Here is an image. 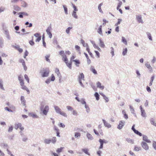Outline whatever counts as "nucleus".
<instances>
[{"label":"nucleus","instance_id":"19","mask_svg":"<svg viewBox=\"0 0 156 156\" xmlns=\"http://www.w3.org/2000/svg\"><path fill=\"white\" fill-rule=\"evenodd\" d=\"M100 94L103 97V98L105 100L106 102H107L108 101L109 99L108 98L105 96L103 93H100Z\"/></svg>","mask_w":156,"mask_h":156},{"label":"nucleus","instance_id":"53","mask_svg":"<svg viewBox=\"0 0 156 156\" xmlns=\"http://www.w3.org/2000/svg\"><path fill=\"white\" fill-rule=\"evenodd\" d=\"M0 87L3 90H4V88L3 87V85L2 84V80H0Z\"/></svg>","mask_w":156,"mask_h":156},{"label":"nucleus","instance_id":"61","mask_svg":"<svg viewBox=\"0 0 156 156\" xmlns=\"http://www.w3.org/2000/svg\"><path fill=\"white\" fill-rule=\"evenodd\" d=\"M73 114L74 115H77V112L76 111L73 110Z\"/></svg>","mask_w":156,"mask_h":156},{"label":"nucleus","instance_id":"8","mask_svg":"<svg viewBox=\"0 0 156 156\" xmlns=\"http://www.w3.org/2000/svg\"><path fill=\"white\" fill-rule=\"evenodd\" d=\"M20 84L21 86V88L24 90H26L28 92V93L29 94L30 93V90L26 87V86L24 85V82H23Z\"/></svg>","mask_w":156,"mask_h":156},{"label":"nucleus","instance_id":"33","mask_svg":"<svg viewBox=\"0 0 156 156\" xmlns=\"http://www.w3.org/2000/svg\"><path fill=\"white\" fill-rule=\"evenodd\" d=\"M81 134L80 133L78 132H76L75 133V138H78L80 137Z\"/></svg>","mask_w":156,"mask_h":156},{"label":"nucleus","instance_id":"1","mask_svg":"<svg viewBox=\"0 0 156 156\" xmlns=\"http://www.w3.org/2000/svg\"><path fill=\"white\" fill-rule=\"evenodd\" d=\"M59 54L62 56V60L66 64L67 67L70 69H71L72 68V62H73V60H74V59L76 58V56L74 55H72L70 58V62H69L68 59L65 54L64 51H60Z\"/></svg>","mask_w":156,"mask_h":156},{"label":"nucleus","instance_id":"11","mask_svg":"<svg viewBox=\"0 0 156 156\" xmlns=\"http://www.w3.org/2000/svg\"><path fill=\"white\" fill-rule=\"evenodd\" d=\"M125 122L124 121H121L119 122V124L118 125L117 127L119 129H121L122 127L124 126Z\"/></svg>","mask_w":156,"mask_h":156},{"label":"nucleus","instance_id":"62","mask_svg":"<svg viewBox=\"0 0 156 156\" xmlns=\"http://www.w3.org/2000/svg\"><path fill=\"white\" fill-rule=\"evenodd\" d=\"M146 89L147 91L149 92H151V90L150 87L148 86H147Z\"/></svg>","mask_w":156,"mask_h":156},{"label":"nucleus","instance_id":"49","mask_svg":"<svg viewBox=\"0 0 156 156\" xmlns=\"http://www.w3.org/2000/svg\"><path fill=\"white\" fill-rule=\"evenodd\" d=\"M19 62L20 63H22V65H24L25 64V62L24 60L23 59H21L19 60Z\"/></svg>","mask_w":156,"mask_h":156},{"label":"nucleus","instance_id":"12","mask_svg":"<svg viewBox=\"0 0 156 156\" xmlns=\"http://www.w3.org/2000/svg\"><path fill=\"white\" fill-rule=\"evenodd\" d=\"M96 84L97 87L99 88L101 90H103L104 88V86L101 85V84L100 82H97Z\"/></svg>","mask_w":156,"mask_h":156},{"label":"nucleus","instance_id":"40","mask_svg":"<svg viewBox=\"0 0 156 156\" xmlns=\"http://www.w3.org/2000/svg\"><path fill=\"white\" fill-rule=\"evenodd\" d=\"M103 4V3H100L98 5V9L99 11L100 12H102V11L101 10V6H102V5Z\"/></svg>","mask_w":156,"mask_h":156},{"label":"nucleus","instance_id":"43","mask_svg":"<svg viewBox=\"0 0 156 156\" xmlns=\"http://www.w3.org/2000/svg\"><path fill=\"white\" fill-rule=\"evenodd\" d=\"M94 52L96 54V55L97 58H99L100 57V54L97 51H95Z\"/></svg>","mask_w":156,"mask_h":156},{"label":"nucleus","instance_id":"16","mask_svg":"<svg viewBox=\"0 0 156 156\" xmlns=\"http://www.w3.org/2000/svg\"><path fill=\"white\" fill-rule=\"evenodd\" d=\"M73 62H74L75 65L77 67H79L80 64V61L79 59H76L73 60Z\"/></svg>","mask_w":156,"mask_h":156},{"label":"nucleus","instance_id":"41","mask_svg":"<svg viewBox=\"0 0 156 156\" xmlns=\"http://www.w3.org/2000/svg\"><path fill=\"white\" fill-rule=\"evenodd\" d=\"M72 16L75 18H77V16L76 14V12L75 11H73L72 13Z\"/></svg>","mask_w":156,"mask_h":156},{"label":"nucleus","instance_id":"29","mask_svg":"<svg viewBox=\"0 0 156 156\" xmlns=\"http://www.w3.org/2000/svg\"><path fill=\"white\" fill-rule=\"evenodd\" d=\"M145 66L150 70V71H151L152 70V67L148 63H146Z\"/></svg>","mask_w":156,"mask_h":156},{"label":"nucleus","instance_id":"2","mask_svg":"<svg viewBox=\"0 0 156 156\" xmlns=\"http://www.w3.org/2000/svg\"><path fill=\"white\" fill-rule=\"evenodd\" d=\"M54 107L55 111L57 113L65 117H67V114L64 112L62 111L58 107L55 106Z\"/></svg>","mask_w":156,"mask_h":156},{"label":"nucleus","instance_id":"17","mask_svg":"<svg viewBox=\"0 0 156 156\" xmlns=\"http://www.w3.org/2000/svg\"><path fill=\"white\" fill-rule=\"evenodd\" d=\"M136 18L137 20L139 23H143V20H142L141 17V16H136Z\"/></svg>","mask_w":156,"mask_h":156},{"label":"nucleus","instance_id":"20","mask_svg":"<svg viewBox=\"0 0 156 156\" xmlns=\"http://www.w3.org/2000/svg\"><path fill=\"white\" fill-rule=\"evenodd\" d=\"M83 152H84L85 154H87L88 155H90V154L89 152V150L87 148H83L82 149Z\"/></svg>","mask_w":156,"mask_h":156},{"label":"nucleus","instance_id":"57","mask_svg":"<svg viewBox=\"0 0 156 156\" xmlns=\"http://www.w3.org/2000/svg\"><path fill=\"white\" fill-rule=\"evenodd\" d=\"M153 147L156 150V142L154 141L153 142Z\"/></svg>","mask_w":156,"mask_h":156},{"label":"nucleus","instance_id":"52","mask_svg":"<svg viewBox=\"0 0 156 156\" xmlns=\"http://www.w3.org/2000/svg\"><path fill=\"white\" fill-rule=\"evenodd\" d=\"M24 77L25 79L27 81V82L28 83H29V79L27 76V75L26 74H25L24 75Z\"/></svg>","mask_w":156,"mask_h":156},{"label":"nucleus","instance_id":"5","mask_svg":"<svg viewBox=\"0 0 156 156\" xmlns=\"http://www.w3.org/2000/svg\"><path fill=\"white\" fill-rule=\"evenodd\" d=\"M84 76L83 73H80L78 76V80L81 85L83 86V85L82 82V80H84Z\"/></svg>","mask_w":156,"mask_h":156},{"label":"nucleus","instance_id":"10","mask_svg":"<svg viewBox=\"0 0 156 156\" xmlns=\"http://www.w3.org/2000/svg\"><path fill=\"white\" fill-rule=\"evenodd\" d=\"M99 141L100 144V146L99 148L100 149H102L103 147V143H106L107 142L105 140H103L101 139L99 140Z\"/></svg>","mask_w":156,"mask_h":156},{"label":"nucleus","instance_id":"63","mask_svg":"<svg viewBox=\"0 0 156 156\" xmlns=\"http://www.w3.org/2000/svg\"><path fill=\"white\" fill-rule=\"evenodd\" d=\"M19 1H21V0H12L11 2L13 3H16Z\"/></svg>","mask_w":156,"mask_h":156},{"label":"nucleus","instance_id":"3","mask_svg":"<svg viewBox=\"0 0 156 156\" xmlns=\"http://www.w3.org/2000/svg\"><path fill=\"white\" fill-rule=\"evenodd\" d=\"M49 71L48 68H43L40 71L42 76L43 77H47L48 76Z\"/></svg>","mask_w":156,"mask_h":156},{"label":"nucleus","instance_id":"14","mask_svg":"<svg viewBox=\"0 0 156 156\" xmlns=\"http://www.w3.org/2000/svg\"><path fill=\"white\" fill-rule=\"evenodd\" d=\"M102 121L104 124L105 126V127H106L108 128L111 127V125L109 123H108L107 122H106L105 120L103 119Z\"/></svg>","mask_w":156,"mask_h":156},{"label":"nucleus","instance_id":"26","mask_svg":"<svg viewBox=\"0 0 156 156\" xmlns=\"http://www.w3.org/2000/svg\"><path fill=\"white\" fill-rule=\"evenodd\" d=\"M21 2V6L25 7L27 6V3L24 1L21 0L20 1Z\"/></svg>","mask_w":156,"mask_h":156},{"label":"nucleus","instance_id":"47","mask_svg":"<svg viewBox=\"0 0 156 156\" xmlns=\"http://www.w3.org/2000/svg\"><path fill=\"white\" fill-rule=\"evenodd\" d=\"M63 148L64 147H61L60 148H58L56 150V152L58 153L61 152H62Z\"/></svg>","mask_w":156,"mask_h":156},{"label":"nucleus","instance_id":"54","mask_svg":"<svg viewBox=\"0 0 156 156\" xmlns=\"http://www.w3.org/2000/svg\"><path fill=\"white\" fill-rule=\"evenodd\" d=\"M66 108L69 111H72L73 110V108H72V107L69 106H66Z\"/></svg>","mask_w":156,"mask_h":156},{"label":"nucleus","instance_id":"31","mask_svg":"<svg viewBox=\"0 0 156 156\" xmlns=\"http://www.w3.org/2000/svg\"><path fill=\"white\" fill-rule=\"evenodd\" d=\"M94 95L97 100L98 101L99 99V95L97 92H96L95 93Z\"/></svg>","mask_w":156,"mask_h":156},{"label":"nucleus","instance_id":"7","mask_svg":"<svg viewBox=\"0 0 156 156\" xmlns=\"http://www.w3.org/2000/svg\"><path fill=\"white\" fill-rule=\"evenodd\" d=\"M51 26H49L48 27L46 30V32L48 34L49 36V37L51 38L52 37V34L51 32Z\"/></svg>","mask_w":156,"mask_h":156},{"label":"nucleus","instance_id":"56","mask_svg":"<svg viewBox=\"0 0 156 156\" xmlns=\"http://www.w3.org/2000/svg\"><path fill=\"white\" fill-rule=\"evenodd\" d=\"M75 48L76 49L77 51L80 52V47L79 46H78V45H76L75 46Z\"/></svg>","mask_w":156,"mask_h":156},{"label":"nucleus","instance_id":"64","mask_svg":"<svg viewBox=\"0 0 156 156\" xmlns=\"http://www.w3.org/2000/svg\"><path fill=\"white\" fill-rule=\"evenodd\" d=\"M34 36L38 38V37H41V36L40 35V34H39V33H36V34H34Z\"/></svg>","mask_w":156,"mask_h":156},{"label":"nucleus","instance_id":"21","mask_svg":"<svg viewBox=\"0 0 156 156\" xmlns=\"http://www.w3.org/2000/svg\"><path fill=\"white\" fill-rule=\"evenodd\" d=\"M55 72L57 74L58 76L59 77V78H60L61 77V74L60 73L59 70L58 68H55Z\"/></svg>","mask_w":156,"mask_h":156},{"label":"nucleus","instance_id":"39","mask_svg":"<svg viewBox=\"0 0 156 156\" xmlns=\"http://www.w3.org/2000/svg\"><path fill=\"white\" fill-rule=\"evenodd\" d=\"M122 4V2L121 1H120L118 3V5L117 7V9L118 10L119 8L121 7V5Z\"/></svg>","mask_w":156,"mask_h":156},{"label":"nucleus","instance_id":"48","mask_svg":"<svg viewBox=\"0 0 156 156\" xmlns=\"http://www.w3.org/2000/svg\"><path fill=\"white\" fill-rule=\"evenodd\" d=\"M1 147H8V145L7 144L5 143H2L0 145Z\"/></svg>","mask_w":156,"mask_h":156},{"label":"nucleus","instance_id":"36","mask_svg":"<svg viewBox=\"0 0 156 156\" xmlns=\"http://www.w3.org/2000/svg\"><path fill=\"white\" fill-rule=\"evenodd\" d=\"M34 37L33 36L32 37V40L31 41H29V44L31 45H33L34 44V43L33 41L34 39H33Z\"/></svg>","mask_w":156,"mask_h":156},{"label":"nucleus","instance_id":"46","mask_svg":"<svg viewBox=\"0 0 156 156\" xmlns=\"http://www.w3.org/2000/svg\"><path fill=\"white\" fill-rule=\"evenodd\" d=\"M140 149V147L137 146H135L134 148V150L136 151H138Z\"/></svg>","mask_w":156,"mask_h":156},{"label":"nucleus","instance_id":"51","mask_svg":"<svg viewBox=\"0 0 156 156\" xmlns=\"http://www.w3.org/2000/svg\"><path fill=\"white\" fill-rule=\"evenodd\" d=\"M51 141L52 142V143H55L56 141V138L55 137H53L52 140H51Z\"/></svg>","mask_w":156,"mask_h":156},{"label":"nucleus","instance_id":"55","mask_svg":"<svg viewBox=\"0 0 156 156\" xmlns=\"http://www.w3.org/2000/svg\"><path fill=\"white\" fill-rule=\"evenodd\" d=\"M14 9L16 11H19L20 9V8L18 6H14Z\"/></svg>","mask_w":156,"mask_h":156},{"label":"nucleus","instance_id":"25","mask_svg":"<svg viewBox=\"0 0 156 156\" xmlns=\"http://www.w3.org/2000/svg\"><path fill=\"white\" fill-rule=\"evenodd\" d=\"M140 109L142 115L143 117H145L146 116V113L144 110L143 109L141 106H140Z\"/></svg>","mask_w":156,"mask_h":156},{"label":"nucleus","instance_id":"13","mask_svg":"<svg viewBox=\"0 0 156 156\" xmlns=\"http://www.w3.org/2000/svg\"><path fill=\"white\" fill-rule=\"evenodd\" d=\"M90 70L94 75H97L98 74L97 71L94 66H91L90 68Z\"/></svg>","mask_w":156,"mask_h":156},{"label":"nucleus","instance_id":"60","mask_svg":"<svg viewBox=\"0 0 156 156\" xmlns=\"http://www.w3.org/2000/svg\"><path fill=\"white\" fill-rule=\"evenodd\" d=\"M63 7L64 9V11H65V13L66 14H68L67 8L65 5H63Z\"/></svg>","mask_w":156,"mask_h":156},{"label":"nucleus","instance_id":"15","mask_svg":"<svg viewBox=\"0 0 156 156\" xmlns=\"http://www.w3.org/2000/svg\"><path fill=\"white\" fill-rule=\"evenodd\" d=\"M21 101L22 104L23 105L25 106L26 105V100L25 99L24 97L23 96H21Z\"/></svg>","mask_w":156,"mask_h":156},{"label":"nucleus","instance_id":"44","mask_svg":"<svg viewBox=\"0 0 156 156\" xmlns=\"http://www.w3.org/2000/svg\"><path fill=\"white\" fill-rule=\"evenodd\" d=\"M72 29V27H69L66 30V33L69 34V31L70 30Z\"/></svg>","mask_w":156,"mask_h":156},{"label":"nucleus","instance_id":"9","mask_svg":"<svg viewBox=\"0 0 156 156\" xmlns=\"http://www.w3.org/2000/svg\"><path fill=\"white\" fill-rule=\"evenodd\" d=\"M141 145L142 147L146 150H147L149 149V147L147 144L144 142H142Z\"/></svg>","mask_w":156,"mask_h":156},{"label":"nucleus","instance_id":"35","mask_svg":"<svg viewBox=\"0 0 156 156\" xmlns=\"http://www.w3.org/2000/svg\"><path fill=\"white\" fill-rule=\"evenodd\" d=\"M122 42L124 43L125 44V45H126L127 44V41L124 37H122Z\"/></svg>","mask_w":156,"mask_h":156},{"label":"nucleus","instance_id":"50","mask_svg":"<svg viewBox=\"0 0 156 156\" xmlns=\"http://www.w3.org/2000/svg\"><path fill=\"white\" fill-rule=\"evenodd\" d=\"M50 55H48L45 56V59L46 60L49 62H50V59H49V58L50 57Z\"/></svg>","mask_w":156,"mask_h":156},{"label":"nucleus","instance_id":"23","mask_svg":"<svg viewBox=\"0 0 156 156\" xmlns=\"http://www.w3.org/2000/svg\"><path fill=\"white\" fill-rule=\"evenodd\" d=\"M100 41V44L99 46L101 48H104L105 47V45L104 44V43L103 41H102L101 39L99 40Z\"/></svg>","mask_w":156,"mask_h":156},{"label":"nucleus","instance_id":"28","mask_svg":"<svg viewBox=\"0 0 156 156\" xmlns=\"http://www.w3.org/2000/svg\"><path fill=\"white\" fill-rule=\"evenodd\" d=\"M154 78V75L151 78V81L149 84V86H151L152 84V83Z\"/></svg>","mask_w":156,"mask_h":156},{"label":"nucleus","instance_id":"58","mask_svg":"<svg viewBox=\"0 0 156 156\" xmlns=\"http://www.w3.org/2000/svg\"><path fill=\"white\" fill-rule=\"evenodd\" d=\"M122 21V20L121 19H118V21L117 22V23H116L115 25V26H117Z\"/></svg>","mask_w":156,"mask_h":156},{"label":"nucleus","instance_id":"18","mask_svg":"<svg viewBox=\"0 0 156 156\" xmlns=\"http://www.w3.org/2000/svg\"><path fill=\"white\" fill-rule=\"evenodd\" d=\"M143 140L146 141V142L148 143H150L151 141L150 140L148 139L147 136L145 135H144L143 138Z\"/></svg>","mask_w":156,"mask_h":156},{"label":"nucleus","instance_id":"27","mask_svg":"<svg viewBox=\"0 0 156 156\" xmlns=\"http://www.w3.org/2000/svg\"><path fill=\"white\" fill-rule=\"evenodd\" d=\"M126 141L129 143H130L131 144H133V140L129 138H126Z\"/></svg>","mask_w":156,"mask_h":156},{"label":"nucleus","instance_id":"6","mask_svg":"<svg viewBox=\"0 0 156 156\" xmlns=\"http://www.w3.org/2000/svg\"><path fill=\"white\" fill-rule=\"evenodd\" d=\"M14 128L16 129H17L19 128L21 131L23 130L24 129V127L22 126V124L20 123L15 124L14 126Z\"/></svg>","mask_w":156,"mask_h":156},{"label":"nucleus","instance_id":"22","mask_svg":"<svg viewBox=\"0 0 156 156\" xmlns=\"http://www.w3.org/2000/svg\"><path fill=\"white\" fill-rule=\"evenodd\" d=\"M150 122L151 124L155 126H156V123L155 121L153 118H151L150 119Z\"/></svg>","mask_w":156,"mask_h":156},{"label":"nucleus","instance_id":"45","mask_svg":"<svg viewBox=\"0 0 156 156\" xmlns=\"http://www.w3.org/2000/svg\"><path fill=\"white\" fill-rule=\"evenodd\" d=\"M147 35L148 36V38L151 41L152 40V39L151 37V34L147 32Z\"/></svg>","mask_w":156,"mask_h":156},{"label":"nucleus","instance_id":"37","mask_svg":"<svg viewBox=\"0 0 156 156\" xmlns=\"http://www.w3.org/2000/svg\"><path fill=\"white\" fill-rule=\"evenodd\" d=\"M127 48H126L123 50L122 53L123 55H126L127 52Z\"/></svg>","mask_w":156,"mask_h":156},{"label":"nucleus","instance_id":"4","mask_svg":"<svg viewBox=\"0 0 156 156\" xmlns=\"http://www.w3.org/2000/svg\"><path fill=\"white\" fill-rule=\"evenodd\" d=\"M40 109L43 113L44 115H46L49 111V108L48 106V105H46L45 107H44L43 105H41Z\"/></svg>","mask_w":156,"mask_h":156},{"label":"nucleus","instance_id":"24","mask_svg":"<svg viewBox=\"0 0 156 156\" xmlns=\"http://www.w3.org/2000/svg\"><path fill=\"white\" fill-rule=\"evenodd\" d=\"M102 26L101 25L98 29L97 32L100 34H102Z\"/></svg>","mask_w":156,"mask_h":156},{"label":"nucleus","instance_id":"42","mask_svg":"<svg viewBox=\"0 0 156 156\" xmlns=\"http://www.w3.org/2000/svg\"><path fill=\"white\" fill-rule=\"evenodd\" d=\"M136 134H137V135H139L140 136H142V134L141 133L139 132L137 130H135V131L134 132Z\"/></svg>","mask_w":156,"mask_h":156},{"label":"nucleus","instance_id":"59","mask_svg":"<svg viewBox=\"0 0 156 156\" xmlns=\"http://www.w3.org/2000/svg\"><path fill=\"white\" fill-rule=\"evenodd\" d=\"M55 80V78L54 75L52 74L51 75V81H54Z\"/></svg>","mask_w":156,"mask_h":156},{"label":"nucleus","instance_id":"30","mask_svg":"<svg viewBox=\"0 0 156 156\" xmlns=\"http://www.w3.org/2000/svg\"><path fill=\"white\" fill-rule=\"evenodd\" d=\"M81 43L82 44L83 46L84 47L87 46V45H88L87 43H85L83 39H81Z\"/></svg>","mask_w":156,"mask_h":156},{"label":"nucleus","instance_id":"34","mask_svg":"<svg viewBox=\"0 0 156 156\" xmlns=\"http://www.w3.org/2000/svg\"><path fill=\"white\" fill-rule=\"evenodd\" d=\"M18 79L20 81V83L24 82V80L22 79V78L21 77V76H18Z\"/></svg>","mask_w":156,"mask_h":156},{"label":"nucleus","instance_id":"32","mask_svg":"<svg viewBox=\"0 0 156 156\" xmlns=\"http://www.w3.org/2000/svg\"><path fill=\"white\" fill-rule=\"evenodd\" d=\"M51 141V140L49 139H45L44 140V142L45 144H49Z\"/></svg>","mask_w":156,"mask_h":156},{"label":"nucleus","instance_id":"38","mask_svg":"<svg viewBox=\"0 0 156 156\" xmlns=\"http://www.w3.org/2000/svg\"><path fill=\"white\" fill-rule=\"evenodd\" d=\"M87 137L90 139L92 140L93 139V137L92 136L90 133H87Z\"/></svg>","mask_w":156,"mask_h":156}]
</instances>
